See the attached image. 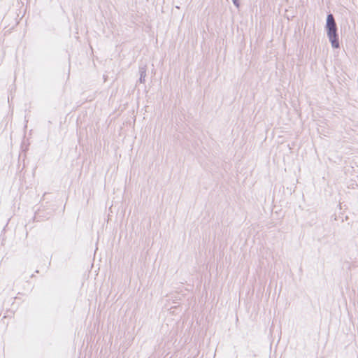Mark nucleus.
<instances>
[{
  "mask_svg": "<svg viewBox=\"0 0 358 358\" xmlns=\"http://www.w3.org/2000/svg\"><path fill=\"white\" fill-rule=\"evenodd\" d=\"M327 34L329 40L334 48H339L338 36L337 34L336 24L334 20V16L331 14H329L327 18Z\"/></svg>",
  "mask_w": 358,
  "mask_h": 358,
  "instance_id": "f257e3e1",
  "label": "nucleus"
},
{
  "mask_svg": "<svg viewBox=\"0 0 358 358\" xmlns=\"http://www.w3.org/2000/svg\"><path fill=\"white\" fill-rule=\"evenodd\" d=\"M139 73H140L139 82L141 83H144L145 81V77H146V69L145 68H141L139 70Z\"/></svg>",
  "mask_w": 358,
  "mask_h": 358,
  "instance_id": "f03ea898",
  "label": "nucleus"
},
{
  "mask_svg": "<svg viewBox=\"0 0 358 358\" xmlns=\"http://www.w3.org/2000/svg\"><path fill=\"white\" fill-rule=\"evenodd\" d=\"M232 1L236 8H239L240 3H239L238 0H232Z\"/></svg>",
  "mask_w": 358,
  "mask_h": 358,
  "instance_id": "7ed1b4c3",
  "label": "nucleus"
}]
</instances>
